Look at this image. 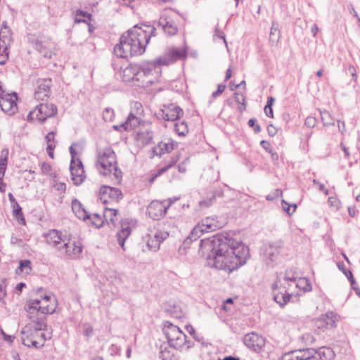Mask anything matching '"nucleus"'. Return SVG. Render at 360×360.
Instances as JSON below:
<instances>
[{
    "label": "nucleus",
    "mask_w": 360,
    "mask_h": 360,
    "mask_svg": "<svg viewBox=\"0 0 360 360\" xmlns=\"http://www.w3.org/2000/svg\"><path fill=\"white\" fill-rule=\"evenodd\" d=\"M199 252L207 266L228 274L244 265L250 256L248 246L224 232L202 239Z\"/></svg>",
    "instance_id": "f257e3e1"
},
{
    "label": "nucleus",
    "mask_w": 360,
    "mask_h": 360,
    "mask_svg": "<svg viewBox=\"0 0 360 360\" xmlns=\"http://www.w3.org/2000/svg\"><path fill=\"white\" fill-rule=\"evenodd\" d=\"M37 304V302L30 304L27 313L30 322L21 330L22 343L28 347L41 348L45 341L51 338V335L46 337L44 331L47 330L46 315L53 314L54 309L53 307H44L42 312L39 313L37 309L40 307Z\"/></svg>",
    "instance_id": "f03ea898"
},
{
    "label": "nucleus",
    "mask_w": 360,
    "mask_h": 360,
    "mask_svg": "<svg viewBox=\"0 0 360 360\" xmlns=\"http://www.w3.org/2000/svg\"><path fill=\"white\" fill-rule=\"evenodd\" d=\"M148 44L147 34L142 30L141 26L136 25L120 37V43L114 47V53L122 58L141 55Z\"/></svg>",
    "instance_id": "7ed1b4c3"
},
{
    "label": "nucleus",
    "mask_w": 360,
    "mask_h": 360,
    "mask_svg": "<svg viewBox=\"0 0 360 360\" xmlns=\"http://www.w3.org/2000/svg\"><path fill=\"white\" fill-rule=\"evenodd\" d=\"M96 166L100 174L109 176L117 184L120 183L122 172L117 166L116 155L110 148L98 151Z\"/></svg>",
    "instance_id": "20e7f679"
},
{
    "label": "nucleus",
    "mask_w": 360,
    "mask_h": 360,
    "mask_svg": "<svg viewBox=\"0 0 360 360\" xmlns=\"http://www.w3.org/2000/svg\"><path fill=\"white\" fill-rule=\"evenodd\" d=\"M284 281L286 283L292 282L295 283V285L298 288H302L304 292L310 291L311 290V285L308 283V280L303 278H299L297 280V278L295 276H289L285 275L284 278ZM288 287L286 285L278 286L277 282L273 285L274 290V299L276 302H277L281 307H284L287 303H288L292 297V293L288 292L290 284L288 283Z\"/></svg>",
    "instance_id": "39448f33"
},
{
    "label": "nucleus",
    "mask_w": 360,
    "mask_h": 360,
    "mask_svg": "<svg viewBox=\"0 0 360 360\" xmlns=\"http://www.w3.org/2000/svg\"><path fill=\"white\" fill-rule=\"evenodd\" d=\"M28 43L45 58H51L55 55V43L49 37L41 34L27 35Z\"/></svg>",
    "instance_id": "423d86ee"
},
{
    "label": "nucleus",
    "mask_w": 360,
    "mask_h": 360,
    "mask_svg": "<svg viewBox=\"0 0 360 360\" xmlns=\"http://www.w3.org/2000/svg\"><path fill=\"white\" fill-rule=\"evenodd\" d=\"M162 64L156 63V60L141 66L139 81L142 86H149L158 81L161 76Z\"/></svg>",
    "instance_id": "0eeeda50"
},
{
    "label": "nucleus",
    "mask_w": 360,
    "mask_h": 360,
    "mask_svg": "<svg viewBox=\"0 0 360 360\" xmlns=\"http://www.w3.org/2000/svg\"><path fill=\"white\" fill-rule=\"evenodd\" d=\"M179 18L178 13L172 9L165 10L159 18L158 26L162 28L167 36H174L178 32L177 22Z\"/></svg>",
    "instance_id": "6e6552de"
},
{
    "label": "nucleus",
    "mask_w": 360,
    "mask_h": 360,
    "mask_svg": "<svg viewBox=\"0 0 360 360\" xmlns=\"http://www.w3.org/2000/svg\"><path fill=\"white\" fill-rule=\"evenodd\" d=\"M57 113V107L53 103H40L34 110L30 112L27 120L32 122L34 120L40 123L44 122L47 118L53 117Z\"/></svg>",
    "instance_id": "1a4fd4ad"
},
{
    "label": "nucleus",
    "mask_w": 360,
    "mask_h": 360,
    "mask_svg": "<svg viewBox=\"0 0 360 360\" xmlns=\"http://www.w3.org/2000/svg\"><path fill=\"white\" fill-rule=\"evenodd\" d=\"M169 201L167 202V200H153L147 207V214L153 220L160 219L165 215L167 209L174 202L170 199Z\"/></svg>",
    "instance_id": "9d476101"
},
{
    "label": "nucleus",
    "mask_w": 360,
    "mask_h": 360,
    "mask_svg": "<svg viewBox=\"0 0 360 360\" xmlns=\"http://www.w3.org/2000/svg\"><path fill=\"white\" fill-rule=\"evenodd\" d=\"M46 243L53 248L58 253L60 250H63L62 246L68 239L60 231L56 229L49 230L43 235Z\"/></svg>",
    "instance_id": "9b49d317"
},
{
    "label": "nucleus",
    "mask_w": 360,
    "mask_h": 360,
    "mask_svg": "<svg viewBox=\"0 0 360 360\" xmlns=\"http://www.w3.org/2000/svg\"><path fill=\"white\" fill-rule=\"evenodd\" d=\"M62 248L63 250H60L58 254L70 259L79 258L82 252V245L79 242H71L70 239L65 240Z\"/></svg>",
    "instance_id": "f8f14e48"
},
{
    "label": "nucleus",
    "mask_w": 360,
    "mask_h": 360,
    "mask_svg": "<svg viewBox=\"0 0 360 360\" xmlns=\"http://www.w3.org/2000/svg\"><path fill=\"white\" fill-rule=\"evenodd\" d=\"M184 114L183 110L174 103L164 106V108L158 113V118L167 121H176Z\"/></svg>",
    "instance_id": "ddd939ff"
},
{
    "label": "nucleus",
    "mask_w": 360,
    "mask_h": 360,
    "mask_svg": "<svg viewBox=\"0 0 360 360\" xmlns=\"http://www.w3.org/2000/svg\"><path fill=\"white\" fill-rule=\"evenodd\" d=\"M17 100V94L15 92L1 96V98H0L1 110L8 115H14L18 110Z\"/></svg>",
    "instance_id": "4468645a"
},
{
    "label": "nucleus",
    "mask_w": 360,
    "mask_h": 360,
    "mask_svg": "<svg viewBox=\"0 0 360 360\" xmlns=\"http://www.w3.org/2000/svg\"><path fill=\"white\" fill-rule=\"evenodd\" d=\"M99 196L103 204L108 203L110 200L118 202L123 197L122 191L114 187L103 186L100 188Z\"/></svg>",
    "instance_id": "2eb2a0df"
},
{
    "label": "nucleus",
    "mask_w": 360,
    "mask_h": 360,
    "mask_svg": "<svg viewBox=\"0 0 360 360\" xmlns=\"http://www.w3.org/2000/svg\"><path fill=\"white\" fill-rule=\"evenodd\" d=\"M186 55V50L173 47L168 50L167 56L160 57L156 59V63H159V64L164 65H168L178 60L185 58Z\"/></svg>",
    "instance_id": "dca6fc26"
},
{
    "label": "nucleus",
    "mask_w": 360,
    "mask_h": 360,
    "mask_svg": "<svg viewBox=\"0 0 360 360\" xmlns=\"http://www.w3.org/2000/svg\"><path fill=\"white\" fill-rule=\"evenodd\" d=\"M70 170L74 184L80 185L86 178L82 161L79 159L77 162L76 160H71Z\"/></svg>",
    "instance_id": "f3484780"
},
{
    "label": "nucleus",
    "mask_w": 360,
    "mask_h": 360,
    "mask_svg": "<svg viewBox=\"0 0 360 360\" xmlns=\"http://www.w3.org/2000/svg\"><path fill=\"white\" fill-rule=\"evenodd\" d=\"M244 344L253 351H259L264 347L265 340L264 338L255 333L246 334L243 338Z\"/></svg>",
    "instance_id": "a211bd4d"
},
{
    "label": "nucleus",
    "mask_w": 360,
    "mask_h": 360,
    "mask_svg": "<svg viewBox=\"0 0 360 360\" xmlns=\"http://www.w3.org/2000/svg\"><path fill=\"white\" fill-rule=\"evenodd\" d=\"M51 83V79L49 78L38 80V87L34 92V98L36 100L44 101L49 98Z\"/></svg>",
    "instance_id": "6ab92c4d"
},
{
    "label": "nucleus",
    "mask_w": 360,
    "mask_h": 360,
    "mask_svg": "<svg viewBox=\"0 0 360 360\" xmlns=\"http://www.w3.org/2000/svg\"><path fill=\"white\" fill-rule=\"evenodd\" d=\"M141 66L136 65H129L122 72V81L129 82L131 81H139Z\"/></svg>",
    "instance_id": "aec40b11"
},
{
    "label": "nucleus",
    "mask_w": 360,
    "mask_h": 360,
    "mask_svg": "<svg viewBox=\"0 0 360 360\" xmlns=\"http://www.w3.org/2000/svg\"><path fill=\"white\" fill-rule=\"evenodd\" d=\"M169 236V233L165 231H157L153 238L148 240L147 245L150 250L156 252L159 250L161 243Z\"/></svg>",
    "instance_id": "412c9836"
},
{
    "label": "nucleus",
    "mask_w": 360,
    "mask_h": 360,
    "mask_svg": "<svg viewBox=\"0 0 360 360\" xmlns=\"http://www.w3.org/2000/svg\"><path fill=\"white\" fill-rule=\"evenodd\" d=\"M315 325L323 330L333 328L335 326V316L333 312H328L316 320Z\"/></svg>",
    "instance_id": "4be33fe9"
},
{
    "label": "nucleus",
    "mask_w": 360,
    "mask_h": 360,
    "mask_svg": "<svg viewBox=\"0 0 360 360\" xmlns=\"http://www.w3.org/2000/svg\"><path fill=\"white\" fill-rule=\"evenodd\" d=\"M35 302H38L37 305L40 307L39 309H37V311H39V313L42 312V307H48L49 308L53 307L54 309V311H56V298H54V297L51 298V297L50 295H45L41 300L35 299V300H31L28 301L25 307V311L27 312V309L30 307V304L34 303Z\"/></svg>",
    "instance_id": "5701e85b"
},
{
    "label": "nucleus",
    "mask_w": 360,
    "mask_h": 360,
    "mask_svg": "<svg viewBox=\"0 0 360 360\" xmlns=\"http://www.w3.org/2000/svg\"><path fill=\"white\" fill-rule=\"evenodd\" d=\"M12 42L11 32L6 26V22H3L0 30V51L3 52L8 51L9 46Z\"/></svg>",
    "instance_id": "b1692460"
},
{
    "label": "nucleus",
    "mask_w": 360,
    "mask_h": 360,
    "mask_svg": "<svg viewBox=\"0 0 360 360\" xmlns=\"http://www.w3.org/2000/svg\"><path fill=\"white\" fill-rule=\"evenodd\" d=\"M136 140L143 145L150 144L153 140V131L150 124H143V129L136 132Z\"/></svg>",
    "instance_id": "393cba45"
},
{
    "label": "nucleus",
    "mask_w": 360,
    "mask_h": 360,
    "mask_svg": "<svg viewBox=\"0 0 360 360\" xmlns=\"http://www.w3.org/2000/svg\"><path fill=\"white\" fill-rule=\"evenodd\" d=\"M168 344L169 347L179 350L183 349L184 348L189 349L193 346V342L188 339V337L184 333L179 335L176 339H174V340Z\"/></svg>",
    "instance_id": "a878e982"
},
{
    "label": "nucleus",
    "mask_w": 360,
    "mask_h": 360,
    "mask_svg": "<svg viewBox=\"0 0 360 360\" xmlns=\"http://www.w3.org/2000/svg\"><path fill=\"white\" fill-rule=\"evenodd\" d=\"M283 249V245L281 241H276L269 244V248L266 249L268 259L272 262H275L281 255Z\"/></svg>",
    "instance_id": "bb28decb"
},
{
    "label": "nucleus",
    "mask_w": 360,
    "mask_h": 360,
    "mask_svg": "<svg viewBox=\"0 0 360 360\" xmlns=\"http://www.w3.org/2000/svg\"><path fill=\"white\" fill-rule=\"evenodd\" d=\"M131 229L130 226L127 224L122 222L121 229L117 233V238L118 244L121 246L122 249L125 251L124 242L126 239L130 236Z\"/></svg>",
    "instance_id": "cd10ccee"
},
{
    "label": "nucleus",
    "mask_w": 360,
    "mask_h": 360,
    "mask_svg": "<svg viewBox=\"0 0 360 360\" xmlns=\"http://www.w3.org/2000/svg\"><path fill=\"white\" fill-rule=\"evenodd\" d=\"M72 210L75 216L79 219L86 221L87 218L89 217V212L84 207L83 205L77 199H74L72 201Z\"/></svg>",
    "instance_id": "c85d7f7f"
},
{
    "label": "nucleus",
    "mask_w": 360,
    "mask_h": 360,
    "mask_svg": "<svg viewBox=\"0 0 360 360\" xmlns=\"http://www.w3.org/2000/svg\"><path fill=\"white\" fill-rule=\"evenodd\" d=\"M199 224L206 233L216 231L221 227V224L214 217H205Z\"/></svg>",
    "instance_id": "c756f323"
},
{
    "label": "nucleus",
    "mask_w": 360,
    "mask_h": 360,
    "mask_svg": "<svg viewBox=\"0 0 360 360\" xmlns=\"http://www.w3.org/2000/svg\"><path fill=\"white\" fill-rule=\"evenodd\" d=\"M175 143L172 140L167 141H161L158 145L153 148V153L156 155L161 156L165 153H170L174 148Z\"/></svg>",
    "instance_id": "7c9ffc66"
},
{
    "label": "nucleus",
    "mask_w": 360,
    "mask_h": 360,
    "mask_svg": "<svg viewBox=\"0 0 360 360\" xmlns=\"http://www.w3.org/2000/svg\"><path fill=\"white\" fill-rule=\"evenodd\" d=\"M163 331L167 337L168 343L174 340V339H176L179 335L184 333L179 327L172 323H169L167 326H165Z\"/></svg>",
    "instance_id": "2f4dec72"
},
{
    "label": "nucleus",
    "mask_w": 360,
    "mask_h": 360,
    "mask_svg": "<svg viewBox=\"0 0 360 360\" xmlns=\"http://www.w3.org/2000/svg\"><path fill=\"white\" fill-rule=\"evenodd\" d=\"M203 233H206L200 224H198L191 231L190 235L184 240V248L191 245V242L196 240Z\"/></svg>",
    "instance_id": "473e14b6"
},
{
    "label": "nucleus",
    "mask_w": 360,
    "mask_h": 360,
    "mask_svg": "<svg viewBox=\"0 0 360 360\" xmlns=\"http://www.w3.org/2000/svg\"><path fill=\"white\" fill-rule=\"evenodd\" d=\"M117 213L118 211L116 209L105 207L103 213L105 221L115 225L117 221Z\"/></svg>",
    "instance_id": "72a5a7b5"
},
{
    "label": "nucleus",
    "mask_w": 360,
    "mask_h": 360,
    "mask_svg": "<svg viewBox=\"0 0 360 360\" xmlns=\"http://www.w3.org/2000/svg\"><path fill=\"white\" fill-rule=\"evenodd\" d=\"M89 217L87 218L86 221L87 223L94 226L96 228H101L104 222L103 215H101L96 213L90 214L89 213Z\"/></svg>",
    "instance_id": "f704fd0d"
},
{
    "label": "nucleus",
    "mask_w": 360,
    "mask_h": 360,
    "mask_svg": "<svg viewBox=\"0 0 360 360\" xmlns=\"http://www.w3.org/2000/svg\"><path fill=\"white\" fill-rule=\"evenodd\" d=\"M165 310L171 316L175 318H181L182 316L181 307L177 304L169 303L165 305Z\"/></svg>",
    "instance_id": "c9c22d12"
},
{
    "label": "nucleus",
    "mask_w": 360,
    "mask_h": 360,
    "mask_svg": "<svg viewBox=\"0 0 360 360\" xmlns=\"http://www.w3.org/2000/svg\"><path fill=\"white\" fill-rule=\"evenodd\" d=\"M281 37L278 24L276 22H272L271 31L269 34V41L272 44H276L278 42Z\"/></svg>",
    "instance_id": "e433bc0d"
},
{
    "label": "nucleus",
    "mask_w": 360,
    "mask_h": 360,
    "mask_svg": "<svg viewBox=\"0 0 360 360\" xmlns=\"http://www.w3.org/2000/svg\"><path fill=\"white\" fill-rule=\"evenodd\" d=\"M334 356L333 351L326 347H323L316 350V356L319 360H329Z\"/></svg>",
    "instance_id": "4c0bfd02"
},
{
    "label": "nucleus",
    "mask_w": 360,
    "mask_h": 360,
    "mask_svg": "<svg viewBox=\"0 0 360 360\" xmlns=\"http://www.w3.org/2000/svg\"><path fill=\"white\" fill-rule=\"evenodd\" d=\"M8 159V150L4 148L1 152L0 157V178L4 177Z\"/></svg>",
    "instance_id": "58836bf2"
},
{
    "label": "nucleus",
    "mask_w": 360,
    "mask_h": 360,
    "mask_svg": "<svg viewBox=\"0 0 360 360\" xmlns=\"http://www.w3.org/2000/svg\"><path fill=\"white\" fill-rule=\"evenodd\" d=\"M159 357L162 360H177L174 354L169 349V347L165 344L160 345Z\"/></svg>",
    "instance_id": "ea45409f"
},
{
    "label": "nucleus",
    "mask_w": 360,
    "mask_h": 360,
    "mask_svg": "<svg viewBox=\"0 0 360 360\" xmlns=\"http://www.w3.org/2000/svg\"><path fill=\"white\" fill-rule=\"evenodd\" d=\"M314 356H316V350L312 348L296 351L295 359L297 360H306L309 357Z\"/></svg>",
    "instance_id": "a19ab883"
},
{
    "label": "nucleus",
    "mask_w": 360,
    "mask_h": 360,
    "mask_svg": "<svg viewBox=\"0 0 360 360\" xmlns=\"http://www.w3.org/2000/svg\"><path fill=\"white\" fill-rule=\"evenodd\" d=\"M128 131L132 130L141 124V121L139 117L135 116L133 113H129L127 119L124 122Z\"/></svg>",
    "instance_id": "79ce46f5"
},
{
    "label": "nucleus",
    "mask_w": 360,
    "mask_h": 360,
    "mask_svg": "<svg viewBox=\"0 0 360 360\" xmlns=\"http://www.w3.org/2000/svg\"><path fill=\"white\" fill-rule=\"evenodd\" d=\"M12 208L13 216L21 224H25V219L22 214V207L18 202L11 205Z\"/></svg>",
    "instance_id": "37998d69"
},
{
    "label": "nucleus",
    "mask_w": 360,
    "mask_h": 360,
    "mask_svg": "<svg viewBox=\"0 0 360 360\" xmlns=\"http://www.w3.org/2000/svg\"><path fill=\"white\" fill-rule=\"evenodd\" d=\"M174 129L179 136H185L188 132V125L184 121L176 122L174 124Z\"/></svg>",
    "instance_id": "c03bdc74"
},
{
    "label": "nucleus",
    "mask_w": 360,
    "mask_h": 360,
    "mask_svg": "<svg viewBox=\"0 0 360 360\" xmlns=\"http://www.w3.org/2000/svg\"><path fill=\"white\" fill-rule=\"evenodd\" d=\"M321 118L324 126L334 125V118L327 110H321Z\"/></svg>",
    "instance_id": "a18cd8bd"
},
{
    "label": "nucleus",
    "mask_w": 360,
    "mask_h": 360,
    "mask_svg": "<svg viewBox=\"0 0 360 360\" xmlns=\"http://www.w3.org/2000/svg\"><path fill=\"white\" fill-rule=\"evenodd\" d=\"M91 20V15L87 12H84L81 10H78L76 13L75 21L77 23L86 22Z\"/></svg>",
    "instance_id": "49530a36"
},
{
    "label": "nucleus",
    "mask_w": 360,
    "mask_h": 360,
    "mask_svg": "<svg viewBox=\"0 0 360 360\" xmlns=\"http://www.w3.org/2000/svg\"><path fill=\"white\" fill-rule=\"evenodd\" d=\"M274 101H275V99L273 97H269L267 99V103L264 108V112H265L266 115L269 117H274L272 105L274 103Z\"/></svg>",
    "instance_id": "de8ad7c7"
},
{
    "label": "nucleus",
    "mask_w": 360,
    "mask_h": 360,
    "mask_svg": "<svg viewBox=\"0 0 360 360\" xmlns=\"http://www.w3.org/2000/svg\"><path fill=\"white\" fill-rule=\"evenodd\" d=\"M178 161V158L176 157H174L172 158L171 162L165 165V167L160 169L155 176H153L151 181H153L158 176L162 174L165 172H167L169 168H171L176 162Z\"/></svg>",
    "instance_id": "09e8293b"
},
{
    "label": "nucleus",
    "mask_w": 360,
    "mask_h": 360,
    "mask_svg": "<svg viewBox=\"0 0 360 360\" xmlns=\"http://www.w3.org/2000/svg\"><path fill=\"white\" fill-rule=\"evenodd\" d=\"M235 101L238 103L243 105V107H239V110L243 111L245 109V96L243 93L236 92L234 94Z\"/></svg>",
    "instance_id": "8fccbe9b"
},
{
    "label": "nucleus",
    "mask_w": 360,
    "mask_h": 360,
    "mask_svg": "<svg viewBox=\"0 0 360 360\" xmlns=\"http://www.w3.org/2000/svg\"><path fill=\"white\" fill-rule=\"evenodd\" d=\"M115 117L114 110L111 108H106L103 112V118L105 122H112Z\"/></svg>",
    "instance_id": "3c124183"
},
{
    "label": "nucleus",
    "mask_w": 360,
    "mask_h": 360,
    "mask_svg": "<svg viewBox=\"0 0 360 360\" xmlns=\"http://www.w3.org/2000/svg\"><path fill=\"white\" fill-rule=\"evenodd\" d=\"M20 271H25V273L28 274L31 271V262L28 259L20 260L19 263V267Z\"/></svg>",
    "instance_id": "603ef678"
},
{
    "label": "nucleus",
    "mask_w": 360,
    "mask_h": 360,
    "mask_svg": "<svg viewBox=\"0 0 360 360\" xmlns=\"http://www.w3.org/2000/svg\"><path fill=\"white\" fill-rule=\"evenodd\" d=\"M142 30L143 32H146V34H147L148 37V41L150 39V37L153 36H155L156 34V29L155 27H153L149 25H142Z\"/></svg>",
    "instance_id": "864d4df0"
},
{
    "label": "nucleus",
    "mask_w": 360,
    "mask_h": 360,
    "mask_svg": "<svg viewBox=\"0 0 360 360\" xmlns=\"http://www.w3.org/2000/svg\"><path fill=\"white\" fill-rule=\"evenodd\" d=\"M283 194V191L281 189H275L272 193L266 195V198L267 200L271 201L279 198Z\"/></svg>",
    "instance_id": "5fc2aeb1"
},
{
    "label": "nucleus",
    "mask_w": 360,
    "mask_h": 360,
    "mask_svg": "<svg viewBox=\"0 0 360 360\" xmlns=\"http://www.w3.org/2000/svg\"><path fill=\"white\" fill-rule=\"evenodd\" d=\"M214 37L222 39L224 40V42L226 44V46H227V42H226V40L225 38V34H224V32L221 30H220L218 26H217L215 27Z\"/></svg>",
    "instance_id": "6e6d98bb"
},
{
    "label": "nucleus",
    "mask_w": 360,
    "mask_h": 360,
    "mask_svg": "<svg viewBox=\"0 0 360 360\" xmlns=\"http://www.w3.org/2000/svg\"><path fill=\"white\" fill-rule=\"evenodd\" d=\"M317 120L314 117L309 116L306 118L304 124L306 126L310 128H313L316 126Z\"/></svg>",
    "instance_id": "4d7b16f0"
},
{
    "label": "nucleus",
    "mask_w": 360,
    "mask_h": 360,
    "mask_svg": "<svg viewBox=\"0 0 360 360\" xmlns=\"http://www.w3.org/2000/svg\"><path fill=\"white\" fill-rule=\"evenodd\" d=\"M257 120L255 118L250 119L248 121V125L250 127L254 128L255 133H259L261 131V127L259 124H256Z\"/></svg>",
    "instance_id": "13d9d810"
},
{
    "label": "nucleus",
    "mask_w": 360,
    "mask_h": 360,
    "mask_svg": "<svg viewBox=\"0 0 360 360\" xmlns=\"http://www.w3.org/2000/svg\"><path fill=\"white\" fill-rule=\"evenodd\" d=\"M292 206H293L294 208H293L292 212H290V205L288 204L285 200H282L283 209V210H285L289 214H291L292 213H293L295 211L297 205L295 204Z\"/></svg>",
    "instance_id": "bf43d9fd"
},
{
    "label": "nucleus",
    "mask_w": 360,
    "mask_h": 360,
    "mask_svg": "<svg viewBox=\"0 0 360 360\" xmlns=\"http://www.w3.org/2000/svg\"><path fill=\"white\" fill-rule=\"evenodd\" d=\"M296 352H292L291 353H287L282 356L280 360H297L295 359ZM298 360V359H297Z\"/></svg>",
    "instance_id": "052dcab7"
},
{
    "label": "nucleus",
    "mask_w": 360,
    "mask_h": 360,
    "mask_svg": "<svg viewBox=\"0 0 360 360\" xmlns=\"http://www.w3.org/2000/svg\"><path fill=\"white\" fill-rule=\"evenodd\" d=\"M225 88H226L225 85H224V84H219L218 86H217V91H214L212 93V96L213 98H216L217 96H218L219 95L222 94V92L224 91Z\"/></svg>",
    "instance_id": "680f3d73"
},
{
    "label": "nucleus",
    "mask_w": 360,
    "mask_h": 360,
    "mask_svg": "<svg viewBox=\"0 0 360 360\" xmlns=\"http://www.w3.org/2000/svg\"><path fill=\"white\" fill-rule=\"evenodd\" d=\"M8 58V52L6 51V52H3L2 50L0 51V65H4L6 60Z\"/></svg>",
    "instance_id": "e2e57ef3"
},
{
    "label": "nucleus",
    "mask_w": 360,
    "mask_h": 360,
    "mask_svg": "<svg viewBox=\"0 0 360 360\" xmlns=\"http://www.w3.org/2000/svg\"><path fill=\"white\" fill-rule=\"evenodd\" d=\"M54 188L56 190L61 192V193H65V191H66V184L65 183H56L55 185H54Z\"/></svg>",
    "instance_id": "0e129e2a"
},
{
    "label": "nucleus",
    "mask_w": 360,
    "mask_h": 360,
    "mask_svg": "<svg viewBox=\"0 0 360 360\" xmlns=\"http://www.w3.org/2000/svg\"><path fill=\"white\" fill-rule=\"evenodd\" d=\"M348 72L351 74L352 79L354 82L357 79L356 71L354 65H349L348 67Z\"/></svg>",
    "instance_id": "69168bd1"
},
{
    "label": "nucleus",
    "mask_w": 360,
    "mask_h": 360,
    "mask_svg": "<svg viewBox=\"0 0 360 360\" xmlns=\"http://www.w3.org/2000/svg\"><path fill=\"white\" fill-rule=\"evenodd\" d=\"M41 171L45 174H49L51 170V167L49 164L44 162L41 165Z\"/></svg>",
    "instance_id": "338daca9"
},
{
    "label": "nucleus",
    "mask_w": 360,
    "mask_h": 360,
    "mask_svg": "<svg viewBox=\"0 0 360 360\" xmlns=\"http://www.w3.org/2000/svg\"><path fill=\"white\" fill-rule=\"evenodd\" d=\"M55 134L56 133L54 131H51L47 134V135L46 136V140L47 143H55Z\"/></svg>",
    "instance_id": "774afa93"
}]
</instances>
